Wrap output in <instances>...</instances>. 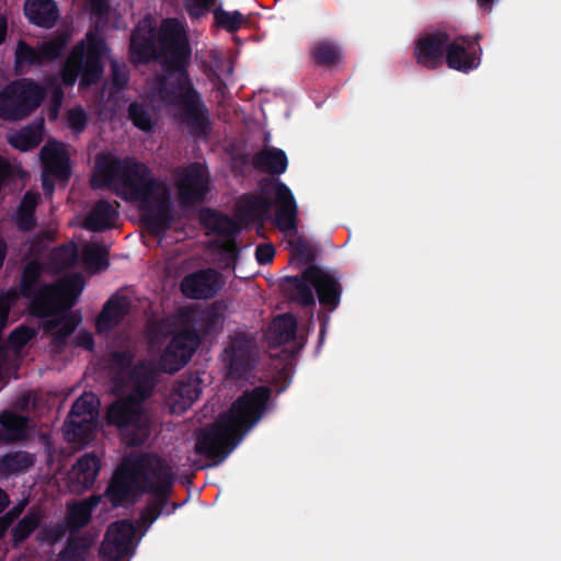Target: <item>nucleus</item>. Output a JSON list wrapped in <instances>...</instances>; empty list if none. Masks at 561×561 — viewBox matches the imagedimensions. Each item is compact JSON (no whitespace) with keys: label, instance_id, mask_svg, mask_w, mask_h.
Returning a JSON list of instances; mask_svg holds the SVG:
<instances>
[{"label":"nucleus","instance_id":"obj_15","mask_svg":"<svg viewBox=\"0 0 561 561\" xmlns=\"http://www.w3.org/2000/svg\"><path fill=\"white\" fill-rule=\"evenodd\" d=\"M178 199L182 206L201 202L209 190L207 169L201 163H193L176 174Z\"/></svg>","mask_w":561,"mask_h":561},{"label":"nucleus","instance_id":"obj_24","mask_svg":"<svg viewBox=\"0 0 561 561\" xmlns=\"http://www.w3.org/2000/svg\"><path fill=\"white\" fill-rule=\"evenodd\" d=\"M100 460L92 455H84L68 473V484L72 492H81L90 488L98 476Z\"/></svg>","mask_w":561,"mask_h":561},{"label":"nucleus","instance_id":"obj_9","mask_svg":"<svg viewBox=\"0 0 561 561\" xmlns=\"http://www.w3.org/2000/svg\"><path fill=\"white\" fill-rule=\"evenodd\" d=\"M283 288L291 300L304 306L314 304L313 289L320 304L330 309H335L340 300V286L336 279L317 266L308 267L300 278L286 277Z\"/></svg>","mask_w":561,"mask_h":561},{"label":"nucleus","instance_id":"obj_23","mask_svg":"<svg viewBox=\"0 0 561 561\" xmlns=\"http://www.w3.org/2000/svg\"><path fill=\"white\" fill-rule=\"evenodd\" d=\"M252 344L243 334L236 336L222 353V362L228 368V374L240 375L251 358Z\"/></svg>","mask_w":561,"mask_h":561},{"label":"nucleus","instance_id":"obj_6","mask_svg":"<svg viewBox=\"0 0 561 561\" xmlns=\"http://www.w3.org/2000/svg\"><path fill=\"white\" fill-rule=\"evenodd\" d=\"M173 482L168 463L152 455L131 456L123 460L106 491L113 505L134 502L144 491L156 493L158 502L149 505L140 517L141 524L151 525L160 515V502Z\"/></svg>","mask_w":561,"mask_h":561},{"label":"nucleus","instance_id":"obj_11","mask_svg":"<svg viewBox=\"0 0 561 561\" xmlns=\"http://www.w3.org/2000/svg\"><path fill=\"white\" fill-rule=\"evenodd\" d=\"M99 400L91 392H84L72 405L64 430L68 440L87 444L96 428Z\"/></svg>","mask_w":561,"mask_h":561},{"label":"nucleus","instance_id":"obj_13","mask_svg":"<svg viewBox=\"0 0 561 561\" xmlns=\"http://www.w3.org/2000/svg\"><path fill=\"white\" fill-rule=\"evenodd\" d=\"M67 31L58 32L55 37L41 43L36 48L28 46L25 42L18 43L15 49V68L22 72L25 67L42 66L55 60L65 48L70 38Z\"/></svg>","mask_w":561,"mask_h":561},{"label":"nucleus","instance_id":"obj_28","mask_svg":"<svg viewBox=\"0 0 561 561\" xmlns=\"http://www.w3.org/2000/svg\"><path fill=\"white\" fill-rule=\"evenodd\" d=\"M26 420L11 412L0 415V442H14L26 436Z\"/></svg>","mask_w":561,"mask_h":561},{"label":"nucleus","instance_id":"obj_19","mask_svg":"<svg viewBox=\"0 0 561 561\" xmlns=\"http://www.w3.org/2000/svg\"><path fill=\"white\" fill-rule=\"evenodd\" d=\"M297 322L290 314H282L273 320L268 328L267 341L271 348L284 345V356H293L299 348L300 344L295 340Z\"/></svg>","mask_w":561,"mask_h":561},{"label":"nucleus","instance_id":"obj_50","mask_svg":"<svg viewBox=\"0 0 561 561\" xmlns=\"http://www.w3.org/2000/svg\"><path fill=\"white\" fill-rule=\"evenodd\" d=\"M9 500L7 494L0 489V512L8 505Z\"/></svg>","mask_w":561,"mask_h":561},{"label":"nucleus","instance_id":"obj_34","mask_svg":"<svg viewBox=\"0 0 561 561\" xmlns=\"http://www.w3.org/2000/svg\"><path fill=\"white\" fill-rule=\"evenodd\" d=\"M91 539L71 538L59 561H84L89 556Z\"/></svg>","mask_w":561,"mask_h":561},{"label":"nucleus","instance_id":"obj_26","mask_svg":"<svg viewBox=\"0 0 561 561\" xmlns=\"http://www.w3.org/2000/svg\"><path fill=\"white\" fill-rule=\"evenodd\" d=\"M128 306L125 297L111 298L96 320L98 331L105 332L117 324L127 313Z\"/></svg>","mask_w":561,"mask_h":561},{"label":"nucleus","instance_id":"obj_45","mask_svg":"<svg viewBox=\"0 0 561 561\" xmlns=\"http://www.w3.org/2000/svg\"><path fill=\"white\" fill-rule=\"evenodd\" d=\"M76 344L87 350H91L93 346V339L89 332L79 331L76 335Z\"/></svg>","mask_w":561,"mask_h":561},{"label":"nucleus","instance_id":"obj_10","mask_svg":"<svg viewBox=\"0 0 561 561\" xmlns=\"http://www.w3.org/2000/svg\"><path fill=\"white\" fill-rule=\"evenodd\" d=\"M43 99V90L33 81L12 82L0 92V118L18 121L34 111Z\"/></svg>","mask_w":561,"mask_h":561},{"label":"nucleus","instance_id":"obj_8","mask_svg":"<svg viewBox=\"0 0 561 561\" xmlns=\"http://www.w3.org/2000/svg\"><path fill=\"white\" fill-rule=\"evenodd\" d=\"M107 57L108 49L104 41L95 32H89L67 57L61 70L62 83L73 85L79 77L80 88L95 83L103 73Z\"/></svg>","mask_w":561,"mask_h":561},{"label":"nucleus","instance_id":"obj_22","mask_svg":"<svg viewBox=\"0 0 561 561\" xmlns=\"http://www.w3.org/2000/svg\"><path fill=\"white\" fill-rule=\"evenodd\" d=\"M448 35L444 32L425 34L415 44V57L419 64L434 68L442 62Z\"/></svg>","mask_w":561,"mask_h":561},{"label":"nucleus","instance_id":"obj_29","mask_svg":"<svg viewBox=\"0 0 561 561\" xmlns=\"http://www.w3.org/2000/svg\"><path fill=\"white\" fill-rule=\"evenodd\" d=\"M116 219V208L106 202H100L87 217L84 227L90 230H103L112 227Z\"/></svg>","mask_w":561,"mask_h":561},{"label":"nucleus","instance_id":"obj_2","mask_svg":"<svg viewBox=\"0 0 561 561\" xmlns=\"http://www.w3.org/2000/svg\"><path fill=\"white\" fill-rule=\"evenodd\" d=\"M80 252L82 264L90 272L101 271L108 265L104 245L87 243L79 250L76 244L70 243L51 252L49 267L44 268L38 262H31L22 276L21 294L27 299L31 312L46 319V330L56 348L64 344L80 321L68 310L81 294L84 282L77 274H67L55 286H43L38 279L47 271L61 272L72 266L78 262Z\"/></svg>","mask_w":561,"mask_h":561},{"label":"nucleus","instance_id":"obj_51","mask_svg":"<svg viewBox=\"0 0 561 561\" xmlns=\"http://www.w3.org/2000/svg\"><path fill=\"white\" fill-rule=\"evenodd\" d=\"M479 5L483 9H490L493 0H478Z\"/></svg>","mask_w":561,"mask_h":561},{"label":"nucleus","instance_id":"obj_17","mask_svg":"<svg viewBox=\"0 0 561 561\" xmlns=\"http://www.w3.org/2000/svg\"><path fill=\"white\" fill-rule=\"evenodd\" d=\"M199 344L196 333L186 331L175 335L160 358V369L175 373L192 357Z\"/></svg>","mask_w":561,"mask_h":561},{"label":"nucleus","instance_id":"obj_18","mask_svg":"<svg viewBox=\"0 0 561 561\" xmlns=\"http://www.w3.org/2000/svg\"><path fill=\"white\" fill-rule=\"evenodd\" d=\"M446 61L455 70L467 72L480 64V48L471 39L459 37L446 44Z\"/></svg>","mask_w":561,"mask_h":561},{"label":"nucleus","instance_id":"obj_49","mask_svg":"<svg viewBox=\"0 0 561 561\" xmlns=\"http://www.w3.org/2000/svg\"><path fill=\"white\" fill-rule=\"evenodd\" d=\"M7 35V20L0 16V44L4 41Z\"/></svg>","mask_w":561,"mask_h":561},{"label":"nucleus","instance_id":"obj_37","mask_svg":"<svg viewBox=\"0 0 561 561\" xmlns=\"http://www.w3.org/2000/svg\"><path fill=\"white\" fill-rule=\"evenodd\" d=\"M41 518V512L33 511L28 513L23 519H21L12 531L14 542L18 543L24 540L36 528Z\"/></svg>","mask_w":561,"mask_h":561},{"label":"nucleus","instance_id":"obj_1","mask_svg":"<svg viewBox=\"0 0 561 561\" xmlns=\"http://www.w3.org/2000/svg\"><path fill=\"white\" fill-rule=\"evenodd\" d=\"M153 24L151 16H146L138 23L130 39L131 58L135 62H146L164 55L167 71L161 79L150 83L148 104L130 105L129 117L139 129L150 130L158 114L164 113L185 123L193 131L204 133L205 108L185 71L190 55L185 28L179 20L169 19L156 34Z\"/></svg>","mask_w":561,"mask_h":561},{"label":"nucleus","instance_id":"obj_46","mask_svg":"<svg viewBox=\"0 0 561 561\" xmlns=\"http://www.w3.org/2000/svg\"><path fill=\"white\" fill-rule=\"evenodd\" d=\"M113 79L116 85L122 87L126 83L127 77L123 68L116 61H112Z\"/></svg>","mask_w":561,"mask_h":561},{"label":"nucleus","instance_id":"obj_7","mask_svg":"<svg viewBox=\"0 0 561 561\" xmlns=\"http://www.w3.org/2000/svg\"><path fill=\"white\" fill-rule=\"evenodd\" d=\"M264 196L245 197L240 206L241 220L263 219L271 210L268 197H274L276 203V226L285 233L295 259L309 261L312 257L309 244L297 232V204L291 191L282 182L272 179L262 186Z\"/></svg>","mask_w":561,"mask_h":561},{"label":"nucleus","instance_id":"obj_12","mask_svg":"<svg viewBox=\"0 0 561 561\" xmlns=\"http://www.w3.org/2000/svg\"><path fill=\"white\" fill-rule=\"evenodd\" d=\"M202 222L210 233L218 234V239L214 241V244L221 255V265L229 267L238 255L232 237L238 231L239 225L229 217L210 209L202 213Z\"/></svg>","mask_w":561,"mask_h":561},{"label":"nucleus","instance_id":"obj_3","mask_svg":"<svg viewBox=\"0 0 561 561\" xmlns=\"http://www.w3.org/2000/svg\"><path fill=\"white\" fill-rule=\"evenodd\" d=\"M92 185L112 186L122 198L136 203L145 221L156 233L164 230L171 221L170 188L164 182L154 180L142 163L102 154L95 163Z\"/></svg>","mask_w":561,"mask_h":561},{"label":"nucleus","instance_id":"obj_39","mask_svg":"<svg viewBox=\"0 0 561 561\" xmlns=\"http://www.w3.org/2000/svg\"><path fill=\"white\" fill-rule=\"evenodd\" d=\"M213 60L209 61V68L215 72L219 79L227 78L232 72L231 64L225 58V56L218 51H211Z\"/></svg>","mask_w":561,"mask_h":561},{"label":"nucleus","instance_id":"obj_42","mask_svg":"<svg viewBox=\"0 0 561 561\" xmlns=\"http://www.w3.org/2000/svg\"><path fill=\"white\" fill-rule=\"evenodd\" d=\"M58 80H54L48 83L47 89L51 90V108H50V117L55 119L58 115V110L61 104L62 91L57 82Z\"/></svg>","mask_w":561,"mask_h":561},{"label":"nucleus","instance_id":"obj_48","mask_svg":"<svg viewBox=\"0 0 561 561\" xmlns=\"http://www.w3.org/2000/svg\"><path fill=\"white\" fill-rule=\"evenodd\" d=\"M11 515H13V512H11L9 515L0 518V537L3 536V534L7 531L9 525L12 522Z\"/></svg>","mask_w":561,"mask_h":561},{"label":"nucleus","instance_id":"obj_44","mask_svg":"<svg viewBox=\"0 0 561 561\" xmlns=\"http://www.w3.org/2000/svg\"><path fill=\"white\" fill-rule=\"evenodd\" d=\"M275 251L272 245L264 244L256 249L255 255L260 264H267L274 257Z\"/></svg>","mask_w":561,"mask_h":561},{"label":"nucleus","instance_id":"obj_25","mask_svg":"<svg viewBox=\"0 0 561 561\" xmlns=\"http://www.w3.org/2000/svg\"><path fill=\"white\" fill-rule=\"evenodd\" d=\"M24 12L30 22L46 28H50L59 15L53 0H26Z\"/></svg>","mask_w":561,"mask_h":561},{"label":"nucleus","instance_id":"obj_21","mask_svg":"<svg viewBox=\"0 0 561 561\" xmlns=\"http://www.w3.org/2000/svg\"><path fill=\"white\" fill-rule=\"evenodd\" d=\"M202 393V380L198 376L181 379L168 397V407L174 414H181L192 407Z\"/></svg>","mask_w":561,"mask_h":561},{"label":"nucleus","instance_id":"obj_4","mask_svg":"<svg viewBox=\"0 0 561 561\" xmlns=\"http://www.w3.org/2000/svg\"><path fill=\"white\" fill-rule=\"evenodd\" d=\"M112 369L115 373L113 390L123 398L110 407L107 423L117 427L126 445H141L151 434V420L142 401L151 394L158 370L149 362L131 366L127 347L112 354Z\"/></svg>","mask_w":561,"mask_h":561},{"label":"nucleus","instance_id":"obj_35","mask_svg":"<svg viewBox=\"0 0 561 561\" xmlns=\"http://www.w3.org/2000/svg\"><path fill=\"white\" fill-rule=\"evenodd\" d=\"M34 465V458L26 453H15L8 455L2 460V466L5 472L15 473L21 472Z\"/></svg>","mask_w":561,"mask_h":561},{"label":"nucleus","instance_id":"obj_32","mask_svg":"<svg viewBox=\"0 0 561 561\" xmlns=\"http://www.w3.org/2000/svg\"><path fill=\"white\" fill-rule=\"evenodd\" d=\"M100 499L92 496L89 500L69 506L68 524L72 528L85 525L91 516L92 508L98 505Z\"/></svg>","mask_w":561,"mask_h":561},{"label":"nucleus","instance_id":"obj_33","mask_svg":"<svg viewBox=\"0 0 561 561\" xmlns=\"http://www.w3.org/2000/svg\"><path fill=\"white\" fill-rule=\"evenodd\" d=\"M39 195L37 193L28 192L24 195L18 213L16 224L21 229H30L34 224L33 211L38 203Z\"/></svg>","mask_w":561,"mask_h":561},{"label":"nucleus","instance_id":"obj_20","mask_svg":"<svg viewBox=\"0 0 561 561\" xmlns=\"http://www.w3.org/2000/svg\"><path fill=\"white\" fill-rule=\"evenodd\" d=\"M222 282L217 272L202 271L186 276L181 284L183 294L190 298L203 299L215 295Z\"/></svg>","mask_w":561,"mask_h":561},{"label":"nucleus","instance_id":"obj_40","mask_svg":"<svg viewBox=\"0 0 561 561\" xmlns=\"http://www.w3.org/2000/svg\"><path fill=\"white\" fill-rule=\"evenodd\" d=\"M215 0H185V8L193 19L206 14L213 7Z\"/></svg>","mask_w":561,"mask_h":561},{"label":"nucleus","instance_id":"obj_5","mask_svg":"<svg viewBox=\"0 0 561 561\" xmlns=\"http://www.w3.org/2000/svg\"><path fill=\"white\" fill-rule=\"evenodd\" d=\"M268 396L266 387L244 392L213 426L198 433L195 454L207 461L199 463V468L218 465L232 451L244 433L261 419Z\"/></svg>","mask_w":561,"mask_h":561},{"label":"nucleus","instance_id":"obj_43","mask_svg":"<svg viewBox=\"0 0 561 561\" xmlns=\"http://www.w3.org/2000/svg\"><path fill=\"white\" fill-rule=\"evenodd\" d=\"M65 530L61 526L43 528L39 533V539L43 541H55L64 536Z\"/></svg>","mask_w":561,"mask_h":561},{"label":"nucleus","instance_id":"obj_52","mask_svg":"<svg viewBox=\"0 0 561 561\" xmlns=\"http://www.w3.org/2000/svg\"><path fill=\"white\" fill-rule=\"evenodd\" d=\"M18 515H20V511L14 512V517L18 516Z\"/></svg>","mask_w":561,"mask_h":561},{"label":"nucleus","instance_id":"obj_27","mask_svg":"<svg viewBox=\"0 0 561 561\" xmlns=\"http://www.w3.org/2000/svg\"><path fill=\"white\" fill-rule=\"evenodd\" d=\"M42 121L8 135V141L10 145L21 151H27L35 148L42 141Z\"/></svg>","mask_w":561,"mask_h":561},{"label":"nucleus","instance_id":"obj_30","mask_svg":"<svg viewBox=\"0 0 561 561\" xmlns=\"http://www.w3.org/2000/svg\"><path fill=\"white\" fill-rule=\"evenodd\" d=\"M255 165L266 172L283 173L287 169V158L278 149H265L255 158Z\"/></svg>","mask_w":561,"mask_h":561},{"label":"nucleus","instance_id":"obj_16","mask_svg":"<svg viewBox=\"0 0 561 561\" xmlns=\"http://www.w3.org/2000/svg\"><path fill=\"white\" fill-rule=\"evenodd\" d=\"M136 530L130 522L112 524L102 542L100 553L104 561H118L127 557L133 549Z\"/></svg>","mask_w":561,"mask_h":561},{"label":"nucleus","instance_id":"obj_41","mask_svg":"<svg viewBox=\"0 0 561 561\" xmlns=\"http://www.w3.org/2000/svg\"><path fill=\"white\" fill-rule=\"evenodd\" d=\"M87 122L85 113L82 108L76 107L68 112V126L76 133H80Z\"/></svg>","mask_w":561,"mask_h":561},{"label":"nucleus","instance_id":"obj_47","mask_svg":"<svg viewBox=\"0 0 561 561\" xmlns=\"http://www.w3.org/2000/svg\"><path fill=\"white\" fill-rule=\"evenodd\" d=\"M89 5L93 13L103 15L107 10V0H89Z\"/></svg>","mask_w":561,"mask_h":561},{"label":"nucleus","instance_id":"obj_36","mask_svg":"<svg viewBox=\"0 0 561 561\" xmlns=\"http://www.w3.org/2000/svg\"><path fill=\"white\" fill-rule=\"evenodd\" d=\"M216 24L229 32L236 31L241 27L245 22L244 16L239 11H226L217 9L214 12Z\"/></svg>","mask_w":561,"mask_h":561},{"label":"nucleus","instance_id":"obj_14","mask_svg":"<svg viewBox=\"0 0 561 561\" xmlns=\"http://www.w3.org/2000/svg\"><path fill=\"white\" fill-rule=\"evenodd\" d=\"M43 164L42 184L46 194L54 191V182L64 183L70 174L69 152L67 147L58 141H48L41 150Z\"/></svg>","mask_w":561,"mask_h":561},{"label":"nucleus","instance_id":"obj_38","mask_svg":"<svg viewBox=\"0 0 561 561\" xmlns=\"http://www.w3.org/2000/svg\"><path fill=\"white\" fill-rule=\"evenodd\" d=\"M313 56L321 64H333L341 57L340 48L331 42H321L313 47Z\"/></svg>","mask_w":561,"mask_h":561},{"label":"nucleus","instance_id":"obj_31","mask_svg":"<svg viewBox=\"0 0 561 561\" xmlns=\"http://www.w3.org/2000/svg\"><path fill=\"white\" fill-rule=\"evenodd\" d=\"M34 336V331L26 327H20L14 330L9 339V347L4 348L0 346V380L4 378V363L9 357L11 350L14 353L24 346Z\"/></svg>","mask_w":561,"mask_h":561}]
</instances>
